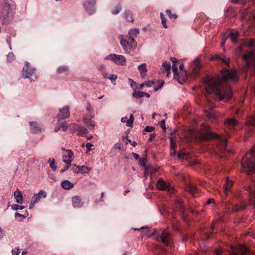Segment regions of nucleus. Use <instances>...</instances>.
I'll list each match as a JSON object with an SVG mask.
<instances>
[{"label":"nucleus","mask_w":255,"mask_h":255,"mask_svg":"<svg viewBox=\"0 0 255 255\" xmlns=\"http://www.w3.org/2000/svg\"><path fill=\"white\" fill-rule=\"evenodd\" d=\"M221 77L218 75L212 78H207L205 81L206 90L210 93L214 92L219 100H229L232 98V91L227 81H238L239 77L234 69L223 68L221 71Z\"/></svg>","instance_id":"1"},{"label":"nucleus","mask_w":255,"mask_h":255,"mask_svg":"<svg viewBox=\"0 0 255 255\" xmlns=\"http://www.w3.org/2000/svg\"><path fill=\"white\" fill-rule=\"evenodd\" d=\"M241 164L245 172L252 174L255 172V144L243 157Z\"/></svg>","instance_id":"2"},{"label":"nucleus","mask_w":255,"mask_h":255,"mask_svg":"<svg viewBox=\"0 0 255 255\" xmlns=\"http://www.w3.org/2000/svg\"><path fill=\"white\" fill-rule=\"evenodd\" d=\"M1 7L0 18L2 24H4L7 22L8 18L13 15L16 5L12 0H3Z\"/></svg>","instance_id":"3"},{"label":"nucleus","mask_w":255,"mask_h":255,"mask_svg":"<svg viewBox=\"0 0 255 255\" xmlns=\"http://www.w3.org/2000/svg\"><path fill=\"white\" fill-rule=\"evenodd\" d=\"M214 138H216L218 140L217 146L221 152L225 151L227 144V141L226 139H224L219 135L210 131H208L206 133H202L200 136V139L201 140H210Z\"/></svg>","instance_id":"4"},{"label":"nucleus","mask_w":255,"mask_h":255,"mask_svg":"<svg viewBox=\"0 0 255 255\" xmlns=\"http://www.w3.org/2000/svg\"><path fill=\"white\" fill-rule=\"evenodd\" d=\"M243 58L245 61L246 65L243 68V71L247 72L251 70V75L254 76L255 75V56L254 51H251L245 54L243 56Z\"/></svg>","instance_id":"5"},{"label":"nucleus","mask_w":255,"mask_h":255,"mask_svg":"<svg viewBox=\"0 0 255 255\" xmlns=\"http://www.w3.org/2000/svg\"><path fill=\"white\" fill-rule=\"evenodd\" d=\"M121 44L127 53H129L128 47L130 49L133 50L135 49L136 46L134 38L130 36L128 37V36L122 35Z\"/></svg>","instance_id":"6"},{"label":"nucleus","mask_w":255,"mask_h":255,"mask_svg":"<svg viewBox=\"0 0 255 255\" xmlns=\"http://www.w3.org/2000/svg\"><path fill=\"white\" fill-rule=\"evenodd\" d=\"M215 254L216 255H221L219 250L216 251ZM250 254V251L244 245H240L230 253V255H248Z\"/></svg>","instance_id":"7"},{"label":"nucleus","mask_w":255,"mask_h":255,"mask_svg":"<svg viewBox=\"0 0 255 255\" xmlns=\"http://www.w3.org/2000/svg\"><path fill=\"white\" fill-rule=\"evenodd\" d=\"M158 189L166 191L170 194L174 193V188L169 182H165L162 178H159L156 184Z\"/></svg>","instance_id":"8"},{"label":"nucleus","mask_w":255,"mask_h":255,"mask_svg":"<svg viewBox=\"0 0 255 255\" xmlns=\"http://www.w3.org/2000/svg\"><path fill=\"white\" fill-rule=\"evenodd\" d=\"M106 60L111 59L115 64L119 65H124L126 62V58L123 55L112 54L105 57Z\"/></svg>","instance_id":"9"},{"label":"nucleus","mask_w":255,"mask_h":255,"mask_svg":"<svg viewBox=\"0 0 255 255\" xmlns=\"http://www.w3.org/2000/svg\"><path fill=\"white\" fill-rule=\"evenodd\" d=\"M47 196V193L43 189H41L37 194H34L31 201L29 204V209H32L35 204L37 203L42 198H45Z\"/></svg>","instance_id":"10"},{"label":"nucleus","mask_w":255,"mask_h":255,"mask_svg":"<svg viewBox=\"0 0 255 255\" xmlns=\"http://www.w3.org/2000/svg\"><path fill=\"white\" fill-rule=\"evenodd\" d=\"M95 0H86L84 6L89 14H93L95 11Z\"/></svg>","instance_id":"11"},{"label":"nucleus","mask_w":255,"mask_h":255,"mask_svg":"<svg viewBox=\"0 0 255 255\" xmlns=\"http://www.w3.org/2000/svg\"><path fill=\"white\" fill-rule=\"evenodd\" d=\"M28 65V62H25L23 67L22 75L24 78H30L33 75L34 71V69L29 67Z\"/></svg>","instance_id":"12"},{"label":"nucleus","mask_w":255,"mask_h":255,"mask_svg":"<svg viewBox=\"0 0 255 255\" xmlns=\"http://www.w3.org/2000/svg\"><path fill=\"white\" fill-rule=\"evenodd\" d=\"M162 242L166 246H170L172 244V239L170 234L166 230H164L161 236Z\"/></svg>","instance_id":"13"},{"label":"nucleus","mask_w":255,"mask_h":255,"mask_svg":"<svg viewBox=\"0 0 255 255\" xmlns=\"http://www.w3.org/2000/svg\"><path fill=\"white\" fill-rule=\"evenodd\" d=\"M70 116V113L68 106H66L59 110V112L57 115L58 120H64L68 118Z\"/></svg>","instance_id":"14"},{"label":"nucleus","mask_w":255,"mask_h":255,"mask_svg":"<svg viewBox=\"0 0 255 255\" xmlns=\"http://www.w3.org/2000/svg\"><path fill=\"white\" fill-rule=\"evenodd\" d=\"M171 61L173 63L172 69L174 73V78L177 80L180 83H182L181 81L180 80L179 73L178 72V69H177V63L178 62V61L177 60L176 58L174 57H171L170 58Z\"/></svg>","instance_id":"15"},{"label":"nucleus","mask_w":255,"mask_h":255,"mask_svg":"<svg viewBox=\"0 0 255 255\" xmlns=\"http://www.w3.org/2000/svg\"><path fill=\"white\" fill-rule=\"evenodd\" d=\"M72 206L74 208H81L85 204V201L80 196H75L72 198Z\"/></svg>","instance_id":"16"},{"label":"nucleus","mask_w":255,"mask_h":255,"mask_svg":"<svg viewBox=\"0 0 255 255\" xmlns=\"http://www.w3.org/2000/svg\"><path fill=\"white\" fill-rule=\"evenodd\" d=\"M238 124V122L234 118L227 119L224 123L225 126L230 129H233Z\"/></svg>","instance_id":"17"},{"label":"nucleus","mask_w":255,"mask_h":255,"mask_svg":"<svg viewBox=\"0 0 255 255\" xmlns=\"http://www.w3.org/2000/svg\"><path fill=\"white\" fill-rule=\"evenodd\" d=\"M247 208V205L244 203L241 204H236L232 206L231 212L232 213H235L239 212H241Z\"/></svg>","instance_id":"18"},{"label":"nucleus","mask_w":255,"mask_h":255,"mask_svg":"<svg viewBox=\"0 0 255 255\" xmlns=\"http://www.w3.org/2000/svg\"><path fill=\"white\" fill-rule=\"evenodd\" d=\"M134 120V118L133 115L132 114H130L129 119H128L127 117H123L121 119V122L124 123H126L127 127H132Z\"/></svg>","instance_id":"19"},{"label":"nucleus","mask_w":255,"mask_h":255,"mask_svg":"<svg viewBox=\"0 0 255 255\" xmlns=\"http://www.w3.org/2000/svg\"><path fill=\"white\" fill-rule=\"evenodd\" d=\"M14 197L15 199V201L18 204H22L23 203V197L21 194V192L18 189H16V190L14 192Z\"/></svg>","instance_id":"20"},{"label":"nucleus","mask_w":255,"mask_h":255,"mask_svg":"<svg viewBox=\"0 0 255 255\" xmlns=\"http://www.w3.org/2000/svg\"><path fill=\"white\" fill-rule=\"evenodd\" d=\"M30 130L32 133H37L41 131V129L36 122H29Z\"/></svg>","instance_id":"21"},{"label":"nucleus","mask_w":255,"mask_h":255,"mask_svg":"<svg viewBox=\"0 0 255 255\" xmlns=\"http://www.w3.org/2000/svg\"><path fill=\"white\" fill-rule=\"evenodd\" d=\"M172 134L171 133V136L169 137L170 140V154L171 155H174L176 154L175 146L176 145L175 140L172 136Z\"/></svg>","instance_id":"22"},{"label":"nucleus","mask_w":255,"mask_h":255,"mask_svg":"<svg viewBox=\"0 0 255 255\" xmlns=\"http://www.w3.org/2000/svg\"><path fill=\"white\" fill-rule=\"evenodd\" d=\"M61 187L65 190H70L74 187V184L67 180H63L61 183Z\"/></svg>","instance_id":"23"},{"label":"nucleus","mask_w":255,"mask_h":255,"mask_svg":"<svg viewBox=\"0 0 255 255\" xmlns=\"http://www.w3.org/2000/svg\"><path fill=\"white\" fill-rule=\"evenodd\" d=\"M82 169L84 168V170H83V173H88L89 171V168L86 166H76L75 165H74V167L71 169V170L74 172V173H79V171H80L79 169Z\"/></svg>","instance_id":"24"},{"label":"nucleus","mask_w":255,"mask_h":255,"mask_svg":"<svg viewBox=\"0 0 255 255\" xmlns=\"http://www.w3.org/2000/svg\"><path fill=\"white\" fill-rule=\"evenodd\" d=\"M233 186L232 181H230L228 178L227 179L226 183L224 185V192L227 195L228 193L230 191L231 188Z\"/></svg>","instance_id":"25"},{"label":"nucleus","mask_w":255,"mask_h":255,"mask_svg":"<svg viewBox=\"0 0 255 255\" xmlns=\"http://www.w3.org/2000/svg\"><path fill=\"white\" fill-rule=\"evenodd\" d=\"M186 189L193 196H195V194L197 191L196 186L192 184L187 185Z\"/></svg>","instance_id":"26"},{"label":"nucleus","mask_w":255,"mask_h":255,"mask_svg":"<svg viewBox=\"0 0 255 255\" xmlns=\"http://www.w3.org/2000/svg\"><path fill=\"white\" fill-rule=\"evenodd\" d=\"M239 33L238 31H231L230 33V36L233 43H236L239 37Z\"/></svg>","instance_id":"27"},{"label":"nucleus","mask_w":255,"mask_h":255,"mask_svg":"<svg viewBox=\"0 0 255 255\" xmlns=\"http://www.w3.org/2000/svg\"><path fill=\"white\" fill-rule=\"evenodd\" d=\"M69 67L67 66L63 65L58 68L57 72L59 74L62 73L67 74L69 71Z\"/></svg>","instance_id":"28"},{"label":"nucleus","mask_w":255,"mask_h":255,"mask_svg":"<svg viewBox=\"0 0 255 255\" xmlns=\"http://www.w3.org/2000/svg\"><path fill=\"white\" fill-rule=\"evenodd\" d=\"M103 76L104 78L108 79L112 82H115L118 78V76L116 74H110L108 76V74L107 73H103Z\"/></svg>","instance_id":"29"},{"label":"nucleus","mask_w":255,"mask_h":255,"mask_svg":"<svg viewBox=\"0 0 255 255\" xmlns=\"http://www.w3.org/2000/svg\"><path fill=\"white\" fill-rule=\"evenodd\" d=\"M138 69L139 71H140V73L141 76H144L147 72L146 64L143 63V64H142L139 65L138 66Z\"/></svg>","instance_id":"30"},{"label":"nucleus","mask_w":255,"mask_h":255,"mask_svg":"<svg viewBox=\"0 0 255 255\" xmlns=\"http://www.w3.org/2000/svg\"><path fill=\"white\" fill-rule=\"evenodd\" d=\"M175 205L176 207L179 210L180 212H183L184 211L185 208L182 204V201H181L180 199H177Z\"/></svg>","instance_id":"31"},{"label":"nucleus","mask_w":255,"mask_h":255,"mask_svg":"<svg viewBox=\"0 0 255 255\" xmlns=\"http://www.w3.org/2000/svg\"><path fill=\"white\" fill-rule=\"evenodd\" d=\"M243 46L248 47H253L255 46L254 40L253 39H251L249 41L244 42L243 45H241L239 47V49L240 50H242Z\"/></svg>","instance_id":"32"},{"label":"nucleus","mask_w":255,"mask_h":255,"mask_svg":"<svg viewBox=\"0 0 255 255\" xmlns=\"http://www.w3.org/2000/svg\"><path fill=\"white\" fill-rule=\"evenodd\" d=\"M83 121L85 124L91 126L92 128H94L95 126V122L91 118H84Z\"/></svg>","instance_id":"33"},{"label":"nucleus","mask_w":255,"mask_h":255,"mask_svg":"<svg viewBox=\"0 0 255 255\" xmlns=\"http://www.w3.org/2000/svg\"><path fill=\"white\" fill-rule=\"evenodd\" d=\"M78 133L79 135L84 136L88 133V130L84 127L79 126L78 129Z\"/></svg>","instance_id":"34"},{"label":"nucleus","mask_w":255,"mask_h":255,"mask_svg":"<svg viewBox=\"0 0 255 255\" xmlns=\"http://www.w3.org/2000/svg\"><path fill=\"white\" fill-rule=\"evenodd\" d=\"M152 170V167L151 166H145L144 172V176L146 177L148 175L152 174L154 172Z\"/></svg>","instance_id":"35"},{"label":"nucleus","mask_w":255,"mask_h":255,"mask_svg":"<svg viewBox=\"0 0 255 255\" xmlns=\"http://www.w3.org/2000/svg\"><path fill=\"white\" fill-rule=\"evenodd\" d=\"M195 68L193 70V74L195 75H196L200 69L199 61L198 59H196L195 60Z\"/></svg>","instance_id":"36"},{"label":"nucleus","mask_w":255,"mask_h":255,"mask_svg":"<svg viewBox=\"0 0 255 255\" xmlns=\"http://www.w3.org/2000/svg\"><path fill=\"white\" fill-rule=\"evenodd\" d=\"M162 66L167 72V76H168L170 74V64L165 61L162 63Z\"/></svg>","instance_id":"37"},{"label":"nucleus","mask_w":255,"mask_h":255,"mask_svg":"<svg viewBox=\"0 0 255 255\" xmlns=\"http://www.w3.org/2000/svg\"><path fill=\"white\" fill-rule=\"evenodd\" d=\"M125 16L128 21L129 22L133 21L132 14L130 11H128V10L126 11Z\"/></svg>","instance_id":"38"},{"label":"nucleus","mask_w":255,"mask_h":255,"mask_svg":"<svg viewBox=\"0 0 255 255\" xmlns=\"http://www.w3.org/2000/svg\"><path fill=\"white\" fill-rule=\"evenodd\" d=\"M48 162L49 163L50 167L52 169V170L54 171H56L57 169V166L55 164V159L49 158Z\"/></svg>","instance_id":"39"},{"label":"nucleus","mask_w":255,"mask_h":255,"mask_svg":"<svg viewBox=\"0 0 255 255\" xmlns=\"http://www.w3.org/2000/svg\"><path fill=\"white\" fill-rule=\"evenodd\" d=\"M139 33V30L138 29H131L128 32V35L130 37L134 38Z\"/></svg>","instance_id":"40"},{"label":"nucleus","mask_w":255,"mask_h":255,"mask_svg":"<svg viewBox=\"0 0 255 255\" xmlns=\"http://www.w3.org/2000/svg\"><path fill=\"white\" fill-rule=\"evenodd\" d=\"M79 126L78 125H76L75 124H71L68 126V128H69V130L73 132L75 131H78V128Z\"/></svg>","instance_id":"41"},{"label":"nucleus","mask_w":255,"mask_h":255,"mask_svg":"<svg viewBox=\"0 0 255 255\" xmlns=\"http://www.w3.org/2000/svg\"><path fill=\"white\" fill-rule=\"evenodd\" d=\"M144 92H141L139 91H135L133 93L132 96L134 98L138 99L141 97H143L144 96Z\"/></svg>","instance_id":"42"},{"label":"nucleus","mask_w":255,"mask_h":255,"mask_svg":"<svg viewBox=\"0 0 255 255\" xmlns=\"http://www.w3.org/2000/svg\"><path fill=\"white\" fill-rule=\"evenodd\" d=\"M121 10H122V6L120 4H119L112 11V13L113 14H117L121 11Z\"/></svg>","instance_id":"43"},{"label":"nucleus","mask_w":255,"mask_h":255,"mask_svg":"<svg viewBox=\"0 0 255 255\" xmlns=\"http://www.w3.org/2000/svg\"><path fill=\"white\" fill-rule=\"evenodd\" d=\"M247 124L249 126H255V117H251L247 120Z\"/></svg>","instance_id":"44"},{"label":"nucleus","mask_w":255,"mask_h":255,"mask_svg":"<svg viewBox=\"0 0 255 255\" xmlns=\"http://www.w3.org/2000/svg\"><path fill=\"white\" fill-rule=\"evenodd\" d=\"M160 17L161 19V23L163 25V26L165 28H167L168 27V26L166 24V18H165L164 14L162 12L160 13Z\"/></svg>","instance_id":"45"},{"label":"nucleus","mask_w":255,"mask_h":255,"mask_svg":"<svg viewBox=\"0 0 255 255\" xmlns=\"http://www.w3.org/2000/svg\"><path fill=\"white\" fill-rule=\"evenodd\" d=\"M63 161L66 165H71V162L73 159L70 158L66 157V155H63Z\"/></svg>","instance_id":"46"},{"label":"nucleus","mask_w":255,"mask_h":255,"mask_svg":"<svg viewBox=\"0 0 255 255\" xmlns=\"http://www.w3.org/2000/svg\"><path fill=\"white\" fill-rule=\"evenodd\" d=\"M166 13L170 19H176L177 17V15L175 13L172 14L170 10H166Z\"/></svg>","instance_id":"47"},{"label":"nucleus","mask_w":255,"mask_h":255,"mask_svg":"<svg viewBox=\"0 0 255 255\" xmlns=\"http://www.w3.org/2000/svg\"><path fill=\"white\" fill-rule=\"evenodd\" d=\"M178 158L179 159H184L187 158V155L183 151H180L178 153Z\"/></svg>","instance_id":"48"},{"label":"nucleus","mask_w":255,"mask_h":255,"mask_svg":"<svg viewBox=\"0 0 255 255\" xmlns=\"http://www.w3.org/2000/svg\"><path fill=\"white\" fill-rule=\"evenodd\" d=\"M14 56L12 52H9L7 55V61L11 62L14 60Z\"/></svg>","instance_id":"49"},{"label":"nucleus","mask_w":255,"mask_h":255,"mask_svg":"<svg viewBox=\"0 0 255 255\" xmlns=\"http://www.w3.org/2000/svg\"><path fill=\"white\" fill-rule=\"evenodd\" d=\"M28 216V212L25 211V213L24 214H21L18 213H16L15 214V217L17 218V217H21L22 219L25 218Z\"/></svg>","instance_id":"50"},{"label":"nucleus","mask_w":255,"mask_h":255,"mask_svg":"<svg viewBox=\"0 0 255 255\" xmlns=\"http://www.w3.org/2000/svg\"><path fill=\"white\" fill-rule=\"evenodd\" d=\"M24 208V206H19L17 204L13 205L12 206V209L13 210L17 211V210H22Z\"/></svg>","instance_id":"51"},{"label":"nucleus","mask_w":255,"mask_h":255,"mask_svg":"<svg viewBox=\"0 0 255 255\" xmlns=\"http://www.w3.org/2000/svg\"><path fill=\"white\" fill-rule=\"evenodd\" d=\"M154 130V128L151 126H146L144 129V132H151Z\"/></svg>","instance_id":"52"},{"label":"nucleus","mask_w":255,"mask_h":255,"mask_svg":"<svg viewBox=\"0 0 255 255\" xmlns=\"http://www.w3.org/2000/svg\"><path fill=\"white\" fill-rule=\"evenodd\" d=\"M154 84H155V82L153 81H146V82H144V84H145V86L148 87H152L153 85H154Z\"/></svg>","instance_id":"53"},{"label":"nucleus","mask_w":255,"mask_h":255,"mask_svg":"<svg viewBox=\"0 0 255 255\" xmlns=\"http://www.w3.org/2000/svg\"><path fill=\"white\" fill-rule=\"evenodd\" d=\"M66 151L68 153L67 155H66V157H68L69 159H70V158L73 159L72 157H73L74 154H73V153L72 151V150L68 149V150H66Z\"/></svg>","instance_id":"54"},{"label":"nucleus","mask_w":255,"mask_h":255,"mask_svg":"<svg viewBox=\"0 0 255 255\" xmlns=\"http://www.w3.org/2000/svg\"><path fill=\"white\" fill-rule=\"evenodd\" d=\"M146 163V158H143L140 159L139 160V164L142 166L145 167Z\"/></svg>","instance_id":"55"},{"label":"nucleus","mask_w":255,"mask_h":255,"mask_svg":"<svg viewBox=\"0 0 255 255\" xmlns=\"http://www.w3.org/2000/svg\"><path fill=\"white\" fill-rule=\"evenodd\" d=\"M161 128L164 130H165L166 127H165V121L162 120L159 123Z\"/></svg>","instance_id":"56"},{"label":"nucleus","mask_w":255,"mask_h":255,"mask_svg":"<svg viewBox=\"0 0 255 255\" xmlns=\"http://www.w3.org/2000/svg\"><path fill=\"white\" fill-rule=\"evenodd\" d=\"M20 252V251L19 249H15L12 251V255H18Z\"/></svg>","instance_id":"57"},{"label":"nucleus","mask_w":255,"mask_h":255,"mask_svg":"<svg viewBox=\"0 0 255 255\" xmlns=\"http://www.w3.org/2000/svg\"><path fill=\"white\" fill-rule=\"evenodd\" d=\"M60 127L62 128L63 131H66L68 128V126L65 125L64 123L60 124Z\"/></svg>","instance_id":"58"},{"label":"nucleus","mask_w":255,"mask_h":255,"mask_svg":"<svg viewBox=\"0 0 255 255\" xmlns=\"http://www.w3.org/2000/svg\"><path fill=\"white\" fill-rule=\"evenodd\" d=\"M122 148V143L118 142L114 145V148L116 149H121Z\"/></svg>","instance_id":"59"},{"label":"nucleus","mask_w":255,"mask_h":255,"mask_svg":"<svg viewBox=\"0 0 255 255\" xmlns=\"http://www.w3.org/2000/svg\"><path fill=\"white\" fill-rule=\"evenodd\" d=\"M93 146V144H92L91 143H87L86 144V148L87 149V152H89L91 150H92L91 147Z\"/></svg>","instance_id":"60"},{"label":"nucleus","mask_w":255,"mask_h":255,"mask_svg":"<svg viewBox=\"0 0 255 255\" xmlns=\"http://www.w3.org/2000/svg\"><path fill=\"white\" fill-rule=\"evenodd\" d=\"M222 62L226 65H229V59L228 58H221Z\"/></svg>","instance_id":"61"},{"label":"nucleus","mask_w":255,"mask_h":255,"mask_svg":"<svg viewBox=\"0 0 255 255\" xmlns=\"http://www.w3.org/2000/svg\"><path fill=\"white\" fill-rule=\"evenodd\" d=\"M70 166V165H66L65 167H64L62 169H61V170H60L61 172L64 173V172L67 171L69 169Z\"/></svg>","instance_id":"62"},{"label":"nucleus","mask_w":255,"mask_h":255,"mask_svg":"<svg viewBox=\"0 0 255 255\" xmlns=\"http://www.w3.org/2000/svg\"><path fill=\"white\" fill-rule=\"evenodd\" d=\"M209 235L207 233L205 234L201 237L202 240H206L209 238Z\"/></svg>","instance_id":"63"},{"label":"nucleus","mask_w":255,"mask_h":255,"mask_svg":"<svg viewBox=\"0 0 255 255\" xmlns=\"http://www.w3.org/2000/svg\"><path fill=\"white\" fill-rule=\"evenodd\" d=\"M87 110L89 111L90 112H93L94 110L93 108L92 107L90 104L88 103L87 107Z\"/></svg>","instance_id":"64"}]
</instances>
